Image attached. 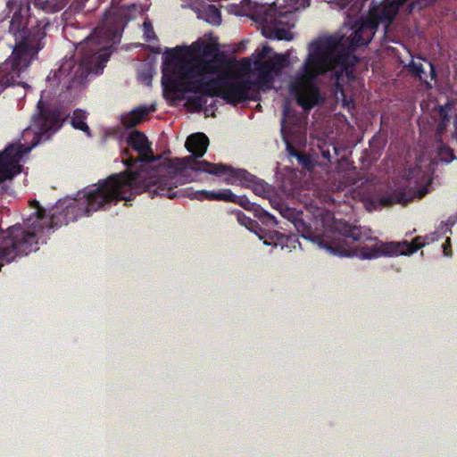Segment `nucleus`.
<instances>
[{
    "label": "nucleus",
    "mask_w": 457,
    "mask_h": 457,
    "mask_svg": "<svg viewBox=\"0 0 457 457\" xmlns=\"http://www.w3.org/2000/svg\"><path fill=\"white\" fill-rule=\"evenodd\" d=\"M208 145L209 138L204 133L198 132L188 136L185 146L192 155L184 158H172L164 162L163 170L166 172V179L159 181L156 188H151L154 180L139 185V182H145V179H147L144 171L132 174V176L112 174L107 179L100 180L94 189L84 193L82 197L76 199L74 206H70L68 209L76 208L80 212L79 215L89 216L94 212L104 209L112 204H116L122 200L127 205L134 196L143 192H148L152 198L156 195L166 196L170 199L184 197L186 195L184 191L176 189L178 184L192 181L193 179H187L190 171L204 172L195 169L193 163L204 161L196 159L204 155Z\"/></svg>",
    "instance_id": "nucleus-1"
},
{
    "label": "nucleus",
    "mask_w": 457,
    "mask_h": 457,
    "mask_svg": "<svg viewBox=\"0 0 457 457\" xmlns=\"http://www.w3.org/2000/svg\"><path fill=\"white\" fill-rule=\"evenodd\" d=\"M341 39L340 37L323 36L309 44L303 71L290 85V92L304 110H311L323 102L315 79L328 71H334L331 79L337 98H341L343 105L347 107L353 103L345 91V84L355 79L353 68L357 58L348 49L342 48Z\"/></svg>",
    "instance_id": "nucleus-2"
},
{
    "label": "nucleus",
    "mask_w": 457,
    "mask_h": 457,
    "mask_svg": "<svg viewBox=\"0 0 457 457\" xmlns=\"http://www.w3.org/2000/svg\"><path fill=\"white\" fill-rule=\"evenodd\" d=\"M271 205L278 210L282 217L290 221L296 231L305 239L317 244L320 248L329 253L340 257H358L361 260H370L382 255H406L417 252L425 245L422 237H416L411 242H377L375 245L361 247L351 246L347 240L364 243L377 241L372 237L371 229L365 227L351 226L346 222L335 225V229L341 237H328L321 233L318 228V221L309 222L303 219V213L294 208H290L277 200H270Z\"/></svg>",
    "instance_id": "nucleus-3"
},
{
    "label": "nucleus",
    "mask_w": 457,
    "mask_h": 457,
    "mask_svg": "<svg viewBox=\"0 0 457 457\" xmlns=\"http://www.w3.org/2000/svg\"><path fill=\"white\" fill-rule=\"evenodd\" d=\"M32 0H6L11 15L9 32L15 38L12 55L0 65V94L18 83L31 60L44 47L46 28L50 24L43 9L31 8Z\"/></svg>",
    "instance_id": "nucleus-4"
},
{
    "label": "nucleus",
    "mask_w": 457,
    "mask_h": 457,
    "mask_svg": "<svg viewBox=\"0 0 457 457\" xmlns=\"http://www.w3.org/2000/svg\"><path fill=\"white\" fill-rule=\"evenodd\" d=\"M269 46L254 54L253 65L256 79L250 80L244 77L230 78L228 72H220L217 79L215 96L220 97L228 104L237 106L248 100H257L260 91L272 88L274 78L281 74L284 68L289 65L288 54L274 53Z\"/></svg>",
    "instance_id": "nucleus-5"
},
{
    "label": "nucleus",
    "mask_w": 457,
    "mask_h": 457,
    "mask_svg": "<svg viewBox=\"0 0 457 457\" xmlns=\"http://www.w3.org/2000/svg\"><path fill=\"white\" fill-rule=\"evenodd\" d=\"M117 33L104 27L96 28L93 34L80 43L81 57L77 63L73 58L64 60L59 69L47 76V82L53 87H61V91L70 90L75 82H81L89 73L104 70L111 52L106 46H100L103 41H112Z\"/></svg>",
    "instance_id": "nucleus-6"
},
{
    "label": "nucleus",
    "mask_w": 457,
    "mask_h": 457,
    "mask_svg": "<svg viewBox=\"0 0 457 457\" xmlns=\"http://www.w3.org/2000/svg\"><path fill=\"white\" fill-rule=\"evenodd\" d=\"M37 112L32 118L29 128L25 129L24 136L32 132L31 145L25 147L22 144H12L0 153V183L12 179L21 171L20 164L22 156L40 142L49 139L62 126L58 111L46 107L40 100L37 105Z\"/></svg>",
    "instance_id": "nucleus-7"
},
{
    "label": "nucleus",
    "mask_w": 457,
    "mask_h": 457,
    "mask_svg": "<svg viewBox=\"0 0 457 457\" xmlns=\"http://www.w3.org/2000/svg\"><path fill=\"white\" fill-rule=\"evenodd\" d=\"M162 84L164 90L170 92H191L199 96L215 97L217 84L220 82L216 78L209 79H195L196 76H180L177 71V62L170 61L166 55L162 68Z\"/></svg>",
    "instance_id": "nucleus-8"
},
{
    "label": "nucleus",
    "mask_w": 457,
    "mask_h": 457,
    "mask_svg": "<svg viewBox=\"0 0 457 457\" xmlns=\"http://www.w3.org/2000/svg\"><path fill=\"white\" fill-rule=\"evenodd\" d=\"M195 169L205 171V173L214 176L227 175L224 182L228 185L239 183L245 187L251 188L255 195L262 197H270L273 188L263 179L251 174L245 169H235L224 163H212L208 161L195 162Z\"/></svg>",
    "instance_id": "nucleus-9"
},
{
    "label": "nucleus",
    "mask_w": 457,
    "mask_h": 457,
    "mask_svg": "<svg viewBox=\"0 0 457 457\" xmlns=\"http://www.w3.org/2000/svg\"><path fill=\"white\" fill-rule=\"evenodd\" d=\"M128 145L132 147L135 151L138 153V156L137 159H134L132 157L128 158L125 161V164L128 167H131L137 162L143 163L140 166V169L136 171H124L120 172V174H124L126 176H132V174L137 173V172H145L147 179H145V182L144 181V184L148 183L151 181L152 178L154 181L153 183V187H151L152 189L156 188L158 187L159 181L162 179H166V172L165 170H163L164 162L160 165L157 169H151L148 170V167L150 166V163L154 160L153 155V151L151 149V143L148 141L146 136L138 130H135L132 133L129 134L127 139ZM143 182H139V185H142Z\"/></svg>",
    "instance_id": "nucleus-10"
},
{
    "label": "nucleus",
    "mask_w": 457,
    "mask_h": 457,
    "mask_svg": "<svg viewBox=\"0 0 457 457\" xmlns=\"http://www.w3.org/2000/svg\"><path fill=\"white\" fill-rule=\"evenodd\" d=\"M170 61L177 62V71L180 76H202L216 74L223 65V54H214L212 58L194 57L191 62L179 59L180 47L168 48L165 52Z\"/></svg>",
    "instance_id": "nucleus-11"
},
{
    "label": "nucleus",
    "mask_w": 457,
    "mask_h": 457,
    "mask_svg": "<svg viewBox=\"0 0 457 457\" xmlns=\"http://www.w3.org/2000/svg\"><path fill=\"white\" fill-rule=\"evenodd\" d=\"M190 198L203 200H216L234 203L239 204L245 210L254 211L260 212V217L262 218L266 224L277 225L276 218L262 210L259 205L252 203L245 195H237L230 189H222L219 192L200 190L190 193L187 195Z\"/></svg>",
    "instance_id": "nucleus-12"
},
{
    "label": "nucleus",
    "mask_w": 457,
    "mask_h": 457,
    "mask_svg": "<svg viewBox=\"0 0 457 457\" xmlns=\"http://www.w3.org/2000/svg\"><path fill=\"white\" fill-rule=\"evenodd\" d=\"M370 21H373V20L370 16L365 19H361V21L355 25V29L350 39H345L344 36L338 34L332 35L342 38L340 43L342 48L351 51L352 54L357 58V62L359 60L354 54V47L368 45L378 29V28H371L369 23Z\"/></svg>",
    "instance_id": "nucleus-13"
},
{
    "label": "nucleus",
    "mask_w": 457,
    "mask_h": 457,
    "mask_svg": "<svg viewBox=\"0 0 457 457\" xmlns=\"http://www.w3.org/2000/svg\"><path fill=\"white\" fill-rule=\"evenodd\" d=\"M400 7L393 0L378 8L375 5L371 6L369 11V16L373 21L369 22L371 28H378L381 22H392L395 15L398 13Z\"/></svg>",
    "instance_id": "nucleus-14"
},
{
    "label": "nucleus",
    "mask_w": 457,
    "mask_h": 457,
    "mask_svg": "<svg viewBox=\"0 0 457 457\" xmlns=\"http://www.w3.org/2000/svg\"><path fill=\"white\" fill-rule=\"evenodd\" d=\"M263 31L267 37L270 39L286 41H290L293 39L292 33L288 29L280 27L277 23V19L273 18L270 14L266 13L265 17L263 18Z\"/></svg>",
    "instance_id": "nucleus-15"
},
{
    "label": "nucleus",
    "mask_w": 457,
    "mask_h": 457,
    "mask_svg": "<svg viewBox=\"0 0 457 457\" xmlns=\"http://www.w3.org/2000/svg\"><path fill=\"white\" fill-rule=\"evenodd\" d=\"M414 196V193L411 190L398 188L391 194L379 197L378 204L381 207H391L395 204L406 205L413 200Z\"/></svg>",
    "instance_id": "nucleus-16"
},
{
    "label": "nucleus",
    "mask_w": 457,
    "mask_h": 457,
    "mask_svg": "<svg viewBox=\"0 0 457 457\" xmlns=\"http://www.w3.org/2000/svg\"><path fill=\"white\" fill-rule=\"evenodd\" d=\"M150 112L147 106H140L132 110L129 113L122 116L121 123L126 128H134Z\"/></svg>",
    "instance_id": "nucleus-17"
},
{
    "label": "nucleus",
    "mask_w": 457,
    "mask_h": 457,
    "mask_svg": "<svg viewBox=\"0 0 457 457\" xmlns=\"http://www.w3.org/2000/svg\"><path fill=\"white\" fill-rule=\"evenodd\" d=\"M87 113L86 112L77 109L74 111L72 118H71V125L74 129H79L85 132L87 136H90V129L86 123Z\"/></svg>",
    "instance_id": "nucleus-18"
},
{
    "label": "nucleus",
    "mask_w": 457,
    "mask_h": 457,
    "mask_svg": "<svg viewBox=\"0 0 457 457\" xmlns=\"http://www.w3.org/2000/svg\"><path fill=\"white\" fill-rule=\"evenodd\" d=\"M193 51L195 54V57H207V56H212L214 54H217L218 51L217 47L210 43V42H199L196 45H194Z\"/></svg>",
    "instance_id": "nucleus-19"
},
{
    "label": "nucleus",
    "mask_w": 457,
    "mask_h": 457,
    "mask_svg": "<svg viewBox=\"0 0 457 457\" xmlns=\"http://www.w3.org/2000/svg\"><path fill=\"white\" fill-rule=\"evenodd\" d=\"M204 20L212 25H219L221 22L220 11L213 4H209L204 12Z\"/></svg>",
    "instance_id": "nucleus-20"
},
{
    "label": "nucleus",
    "mask_w": 457,
    "mask_h": 457,
    "mask_svg": "<svg viewBox=\"0 0 457 457\" xmlns=\"http://www.w3.org/2000/svg\"><path fill=\"white\" fill-rule=\"evenodd\" d=\"M407 69L413 77L419 78V79L426 85L427 88L432 87L431 85L427 80H423L422 74L425 73V71L422 63L416 62L413 60H411L407 65Z\"/></svg>",
    "instance_id": "nucleus-21"
},
{
    "label": "nucleus",
    "mask_w": 457,
    "mask_h": 457,
    "mask_svg": "<svg viewBox=\"0 0 457 457\" xmlns=\"http://www.w3.org/2000/svg\"><path fill=\"white\" fill-rule=\"evenodd\" d=\"M440 121L437 124L436 134L441 137L450 122V116L448 114V109L446 106H440L439 108Z\"/></svg>",
    "instance_id": "nucleus-22"
},
{
    "label": "nucleus",
    "mask_w": 457,
    "mask_h": 457,
    "mask_svg": "<svg viewBox=\"0 0 457 457\" xmlns=\"http://www.w3.org/2000/svg\"><path fill=\"white\" fill-rule=\"evenodd\" d=\"M206 96H195L187 100V105L192 108L195 112H201L204 105L207 103Z\"/></svg>",
    "instance_id": "nucleus-23"
},
{
    "label": "nucleus",
    "mask_w": 457,
    "mask_h": 457,
    "mask_svg": "<svg viewBox=\"0 0 457 457\" xmlns=\"http://www.w3.org/2000/svg\"><path fill=\"white\" fill-rule=\"evenodd\" d=\"M237 220L241 225H244L247 228L252 229L253 225H257V222L251 218L247 217L244 212L239 211L237 214Z\"/></svg>",
    "instance_id": "nucleus-24"
},
{
    "label": "nucleus",
    "mask_w": 457,
    "mask_h": 457,
    "mask_svg": "<svg viewBox=\"0 0 457 457\" xmlns=\"http://www.w3.org/2000/svg\"><path fill=\"white\" fill-rule=\"evenodd\" d=\"M297 162L300 165H302L306 170H311L313 168V164L312 162L311 157L303 153H299V154L296 156Z\"/></svg>",
    "instance_id": "nucleus-25"
},
{
    "label": "nucleus",
    "mask_w": 457,
    "mask_h": 457,
    "mask_svg": "<svg viewBox=\"0 0 457 457\" xmlns=\"http://www.w3.org/2000/svg\"><path fill=\"white\" fill-rule=\"evenodd\" d=\"M368 0H354L353 4L348 9V16H354L358 14L363 8Z\"/></svg>",
    "instance_id": "nucleus-26"
},
{
    "label": "nucleus",
    "mask_w": 457,
    "mask_h": 457,
    "mask_svg": "<svg viewBox=\"0 0 457 457\" xmlns=\"http://www.w3.org/2000/svg\"><path fill=\"white\" fill-rule=\"evenodd\" d=\"M284 239V236L278 233V232H272L269 235V239H264V244L268 245H274L277 246L278 244H281L280 241Z\"/></svg>",
    "instance_id": "nucleus-27"
},
{
    "label": "nucleus",
    "mask_w": 457,
    "mask_h": 457,
    "mask_svg": "<svg viewBox=\"0 0 457 457\" xmlns=\"http://www.w3.org/2000/svg\"><path fill=\"white\" fill-rule=\"evenodd\" d=\"M438 153L442 156H444V155L446 156V162H451L452 160L454 159V154H453V149L445 145H440V147L438 149Z\"/></svg>",
    "instance_id": "nucleus-28"
},
{
    "label": "nucleus",
    "mask_w": 457,
    "mask_h": 457,
    "mask_svg": "<svg viewBox=\"0 0 457 457\" xmlns=\"http://www.w3.org/2000/svg\"><path fill=\"white\" fill-rule=\"evenodd\" d=\"M354 0H330L329 4L339 10H344L348 6H351Z\"/></svg>",
    "instance_id": "nucleus-29"
},
{
    "label": "nucleus",
    "mask_w": 457,
    "mask_h": 457,
    "mask_svg": "<svg viewBox=\"0 0 457 457\" xmlns=\"http://www.w3.org/2000/svg\"><path fill=\"white\" fill-rule=\"evenodd\" d=\"M143 26H144V29H145V39L146 41H150V40L155 38V34H154L152 24L149 21H145Z\"/></svg>",
    "instance_id": "nucleus-30"
},
{
    "label": "nucleus",
    "mask_w": 457,
    "mask_h": 457,
    "mask_svg": "<svg viewBox=\"0 0 457 457\" xmlns=\"http://www.w3.org/2000/svg\"><path fill=\"white\" fill-rule=\"evenodd\" d=\"M287 152L289 156L296 158L299 154V151L290 143H287Z\"/></svg>",
    "instance_id": "nucleus-31"
},
{
    "label": "nucleus",
    "mask_w": 457,
    "mask_h": 457,
    "mask_svg": "<svg viewBox=\"0 0 457 457\" xmlns=\"http://www.w3.org/2000/svg\"><path fill=\"white\" fill-rule=\"evenodd\" d=\"M422 60L428 62L429 68H430V71H429L430 78H431V79L436 80L437 75H436V67H435L434 63L431 62H428L426 58H422Z\"/></svg>",
    "instance_id": "nucleus-32"
},
{
    "label": "nucleus",
    "mask_w": 457,
    "mask_h": 457,
    "mask_svg": "<svg viewBox=\"0 0 457 457\" xmlns=\"http://www.w3.org/2000/svg\"><path fill=\"white\" fill-rule=\"evenodd\" d=\"M321 155L324 159L328 160V162H331L332 156L330 154V151L328 148L325 149L324 146L320 147Z\"/></svg>",
    "instance_id": "nucleus-33"
},
{
    "label": "nucleus",
    "mask_w": 457,
    "mask_h": 457,
    "mask_svg": "<svg viewBox=\"0 0 457 457\" xmlns=\"http://www.w3.org/2000/svg\"><path fill=\"white\" fill-rule=\"evenodd\" d=\"M395 3L397 4V5L399 7H401L402 5H403L408 0H393Z\"/></svg>",
    "instance_id": "nucleus-34"
},
{
    "label": "nucleus",
    "mask_w": 457,
    "mask_h": 457,
    "mask_svg": "<svg viewBox=\"0 0 457 457\" xmlns=\"http://www.w3.org/2000/svg\"><path fill=\"white\" fill-rule=\"evenodd\" d=\"M152 52L155 53V54H159L160 53V49L159 48H152L151 49Z\"/></svg>",
    "instance_id": "nucleus-35"
},
{
    "label": "nucleus",
    "mask_w": 457,
    "mask_h": 457,
    "mask_svg": "<svg viewBox=\"0 0 457 457\" xmlns=\"http://www.w3.org/2000/svg\"><path fill=\"white\" fill-rule=\"evenodd\" d=\"M333 150H334L335 154H337V148L335 145L333 146Z\"/></svg>",
    "instance_id": "nucleus-36"
},
{
    "label": "nucleus",
    "mask_w": 457,
    "mask_h": 457,
    "mask_svg": "<svg viewBox=\"0 0 457 457\" xmlns=\"http://www.w3.org/2000/svg\"><path fill=\"white\" fill-rule=\"evenodd\" d=\"M280 245H283V239L280 241ZM281 248H284V245H281Z\"/></svg>",
    "instance_id": "nucleus-37"
},
{
    "label": "nucleus",
    "mask_w": 457,
    "mask_h": 457,
    "mask_svg": "<svg viewBox=\"0 0 457 457\" xmlns=\"http://www.w3.org/2000/svg\"><path fill=\"white\" fill-rule=\"evenodd\" d=\"M454 125L455 127H457V120H454Z\"/></svg>",
    "instance_id": "nucleus-38"
}]
</instances>
